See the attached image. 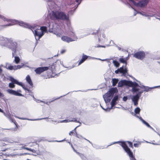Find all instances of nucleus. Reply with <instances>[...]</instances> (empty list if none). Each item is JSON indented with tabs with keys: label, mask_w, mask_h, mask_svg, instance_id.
<instances>
[{
	"label": "nucleus",
	"mask_w": 160,
	"mask_h": 160,
	"mask_svg": "<svg viewBox=\"0 0 160 160\" xmlns=\"http://www.w3.org/2000/svg\"><path fill=\"white\" fill-rule=\"evenodd\" d=\"M128 144L129 146L131 148H133L132 145V142H131L130 141H127L126 142Z\"/></svg>",
	"instance_id": "7c9ffc66"
},
{
	"label": "nucleus",
	"mask_w": 160,
	"mask_h": 160,
	"mask_svg": "<svg viewBox=\"0 0 160 160\" xmlns=\"http://www.w3.org/2000/svg\"><path fill=\"white\" fill-rule=\"evenodd\" d=\"M118 90L117 88H111L108 92L113 96L114 94Z\"/></svg>",
	"instance_id": "a211bd4d"
},
{
	"label": "nucleus",
	"mask_w": 160,
	"mask_h": 160,
	"mask_svg": "<svg viewBox=\"0 0 160 160\" xmlns=\"http://www.w3.org/2000/svg\"><path fill=\"white\" fill-rule=\"evenodd\" d=\"M119 72L122 73L123 75H125L128 72V70L126 68L123 69V67H120L119 68Z\"/></svg>",
	"instance_id": "6ab92c4d"
},
{
	"label": "nucleus",
	"mask_w": 160,
	"mask_h": 160,
	"mask_svg": "<svg viewBox=\"0 0 160 160\" xmlns=\"http://www.w3.org/2000/svg\"><path fill=\"white\" fill-rule=\"evenodd\" d=\"M113 63L114 65L116 67H119L120 65L119 63L116 60H113Z\"/></svg>",
	"instance_id": "a878e982"
},
{
	"label": "nucleus",
	"mask_w": 160,
	"mask_h": 160,
	"mask_svg": "<svg viewBox=\"0 0 160 160\" xmlns=\"http://www.w3.org/2000/svg\"><path fill=\"white\" fill-rule=\"evenodd\" d=\"M4 21H6L8 22H10V23L8 24L4 25L2 26L4 27H5L8 26H12L13 25L16 24L17 23V21L16 20H11L9 19H7L6 18L4 17L1 16V17Z\"/></svg>",
	"instance_id": "1a4fd4ad"
},
{
	"label": "nucleus",
	"mask_w": 160,
	"mask_h": 160,
	"mask_svg": "<svg viewBox=\"0 0 160 160\" xmlns=\"http://www.w3.org/2000/svg\"><path fill=\"white\" fill-rule=\"evenodd\" d=\"M115 143H118L122 147L125 152L128 155L130 160H136L132 152L128 147L125 142L118 141L113 143V144Z\"/></svg>",
	"instance_id": "7ed1b4c3"
},
{
	"label": "nucleus",
	"mask_w": 160,
	"mask_h": 160,
	"mask_svg": "<svg viewBox=\"0 0 160 160\" xmlns=\"http://www.w3.org/2000/svg\"><path fill=\"white\" fill-rule=\"evenodd\" d=\"M2 95V93L0 92V96H1Z\"/></svg>",
	"instance_id": "5fc2aeb1"
},
{
	"label": "nucleus",
	"mask_w": 160,
	"mask_h": 160,
	"mask_svg": "<svg viewBox=\"0 0 160 160\" xmlns=\"http://www.w3.org/2000/svg\"><path fill=\"white\" fill-rule=\"evenodd\" d=\"M116 104V102L112 100L111 105L112 107L114 106Z\"/></svg>",
	"instance_id": "72a5a7b5"
},
{
	"label": "nucleus",
	"mask_w": 160,
	"mask_h": 160,
	"mask_svg": "<svg viewBox=\"0 0 160 160\" xmlns=\"http://www.w3.org/2000/svg\"><path fill=\"white\" fill-rule=\"evenodd\" d=\"M49 17L52 20H68L69 17L65 12L61 11H52L49 14Z\"/></svg>",
	"instance_id": "f257e3e1"
},
{
	"label": "nucleus",
	"mask_w": 160,
	"mask_h": 160,
	"mask_svg": "<svg viewBox=\"0 0 160 160\" xmlns=\"http://www.w3.org/2000/svg\"><path fill=\"white\" fill-rule=\"evenodd\" d=\"M127 100V97H124L123 98V100L124 101H126Z\"/></svg>",
	"instance_id": "79ce46f5"
},
{
	"label": "nucleus",
	"mask_w": 160,
	"mask_h": 160,
	"mask_svg": "<svg viewBox=\"0 0 160 160\" xmlns=\"http://www.w3.org/2000/svg\"><path fill=\"white\" fill-rule=\"evenodd\" d=\"M11 46L10 48L15 53L17 48V44L16 42H12L11 43Z\"/></svg>",
	"instance_id": "f3484780"
},
{
	"label": "nucleus",
	"mask_w": 160,
	"mask_h": 160,
	"mask_svg": "<svg viewBox=\"0 0 160 160\" xmlns=\"http://www.w3.org/2000/svg\"><path fill=\"white\" fill-rule=\"evenodd\" d=\"M17 23L16 24L18 23L19 25L21 26H24V27H27L28 26L27 24L24 23L22 21L18 22V21Z\"/></svg>",
	"instance_id": "4be33fe9"
},
{
	"label": "nucleus",
	"mask_w": 160,
	"mask_h": 160,
	"mask_svg": "<svg viewBox=\"0 0 160 160\" xmlns=\"http://www.w3.org/2000/svg\"><path fill=\"white\" fill-rule=\"evenodd\" d=\"M26 79L28 83L31 86L32 85L33 83L31 79L30 76L29 75H28L26 77Z\"/></svg>",
	"instance_id": "412c9836"
},
{
	"label": "nucleus",
	"mask_w": 160,
	"mask_h": 160,
	"mask_svg": "<svg viewBox=\"0 0 160 160\" xmlns=\"http://www.w3.org/2000/svg\"><path fill=\"white\" fill-rule=\"evenodd\" d=\"M145 52L143 51H139L137 52L133 55V57L140 60H143L145 57Z\"/></svg>",
	"instance_id": "6e6552de"
},
{
	"label": "nucleus",
	"mask_w": 160,
	"mask_h": 160,
	"mask_svg": "<svg viewBox=\"0 0 160 160\" xmlns=\"http://www.w3.org/2000/svg\"><path fill=\"white\" fill-rule=\"evenodd\" d=\"M139 98V96L138 94L133 96L132 98V101L134 102V105L135 106H137L138 104V102Z\"/></svg>",
	"instance_id": "4468645a"
},
{
	"label": "nucleus",
	"mask_w": 160,
	"mask_h": 160,
	"mask_svg": "<svg viewBox=\"0 0 160 160\" xmlns=\"http://www.w3.org/2000/svg\"><path fill=\"white\" fill-rule=\"evenodd\" d=\"M118 96H115L114 97L112 100L116 102L118 100Z\"/></svg>",
	"instance_id": "f704fd0d"
},
{
	"label": "nucleus",
	"mask_w": 160,
	"mask_h": 160,
	"mask_svg": "<svg viewBox=\"0 0 160 160\" xmlns=\"http://www.w3.org/2000/svg\"><path fill=\"white\" fill-rule=\"evenodd\" d=\"M66 122H75L78 123H79L81 124L80 122L79 121H77L76 118H70V119L65 120H64Z\"/></svg>",
	"instance_id": "aec40b11"
},
{
	"label": "nucleus",
	"mask_w": 160,
	"mask_h": 160,
	"mask_svg": "<svg viewBox=\"0 0 160 160\" xmlns=\"http://www.w3.org/2000/svg\"><path fill=\"white\" fill-rule=\"evenodd\" d=\"M69 144H71V147H72L73 148V146H72V144L71 143H70V142H69Z\"/></svg>",
	"instance_id": "864d4df0"
},
{
	"label": "nucleus",
	"mask_w": 160,
	"mask_h": 160,
	"mask_svg": "<svg viewBox=\"0 0 160 160\" xmlns=\"http://www.w3.org/2000/svg\"><path fill=\"white\" fill-rule=\"evenodd\" d=\"M3 154H2L1 155H0V158H3Z\"/></svg>",
	"instance_id": "de8ad7c7"
},
{
	"label": "nucleus",
	"mask_w": 160,
	"mask_h": 160,
	"mask_svg": "<svg viewBox=\"0 0 160 160\" xmlns=\"http://www.w3.org/2000/svg\"><path fill=\"white\" fill-rule=\"evenodd\" d=\"M62 40L66 42H69L74 41L73 39L68 36H63L61 38Z\"/></svg>",
	"instance_id": "2eb2a0df"
},
{
	"label": "nucleus",
	"mask_w": 160,
	"mask_h": 160,
	"mask_svg": "<svg viewBox=\"0 0 160 160\" xmlns=\"http://www.w3.org/2000/svg\"><path fill=\"white\" fill-rule=\"evenodd\" d=\"M0 112H3V110H2V109H1L0 108Z\"/></svg>",
	"instance_id": "603ef678"
},
{
	"label": "nucleus",
	"mask_w": 160,
	"mask_h": 160,
	"mask_svg": "<svg viewBox=\"0 0 160 160\" xmlns=\"http://www.w3.org/2000/svg\"><path fill=\"white\" fill-rule=\"evenodd\" d=\"M78 127V126L76 127L73 130V132H75L76 133V134H77V131H76V128Z\"/></svg>",
	"instance_id": "ea45409f"
},
{
	"label": "nucleus",
	"mask_w": 160,
	"mask_h": 160,
	"mask_svg": "<svg viewBox=\"0 0 160 160\" xmlns=\"http://www.w3.org/2000/svg\"><path fill=\"white\" fill-rule=\"evenodd\" d=\"M103 97L105 102L107 103L110 101L113 96L108 92L103 95Z\"/></svg>",
	"instance_id": "f8f14e48"
},
{
	"label": "nucleus",
	"mask_w": 160,
	"mask_h": 160,
	"mask_svg": "<svg viewBox=\"0 0 160 160\" xmlns=\"http://www.w3.org/2000/svg\"><path fill=\"white\" fill-rule=\"evenodd\" d=\"M22 67V66L20 65H18L17 66H14V70H17L21 68Z\"/></svg>",
	"instance_id": "473e14b6"
},
{
	"label": "nucleus",
	"mask_w": 160,
	"mask_h": 160,
	"mask_svg": "<svg viewBox=\"0 0 160 160\" xmlns=\"http://www.w3.org/2000/svg\"><path fill=\"white\" fill-rule=\"evenodd\" d=\"M5 142L8 143H12L14 142V141L11 138L8 137L4 138L3 139L1 140L0 142V147L1 148V151L4 152L8 149L6 148H3L2 147L6 146L7 144L5 143L4 142Z\"/></svg>",
	"instance_id": "39448f33"
},
{
	"label": "nucleus",
	"mask_w": 160,
	"mask_h": 160,
	"mask_svg": "<svg viewBox=\"0 0 160 160\" xmlns=\"http://www.w3.org/2000/svg\"><path fill=\"white\" fill-rule=\"evenodd\" d=\"M141 144V142H138L137 143H134L133 146L135 147H138Z\"/></svg>",
	"instance_id": "2f4dec72"
},
{
	"label": "nucleus",
	"mask_w": 160,
	"mask_h": 160,
	"mask_svg": "<svg viewBox=\"0 0 160 160\" xmlns=\"http://www.w3.org/2000/svg\"><path fill=\"white\" fill-rule=\"evenodd\" d=\"M84 139H85L86 140H87V141H88L89 142V141L88 140H87V139H86L85 138H84Z\"/></svg>",
	"instance_id": "6e6d98bb"
},
{
	"label": "nucleus",
	"mask_w": 160,
	"mask_h": 160,
	"mask_svg": "<svg viewBox=\"0 0 160 160\" xmlns=\"http://www.w3.org/2000/svg\"><path fill=\"white\" fill-rule=\"evenodd\" d=\"M22 148L23 149H25L27 150H28V151H30L31 150V149L30 148H27V147H25V146L22 147Z\"/></svg>",
	"instance_id": "e433bc0d"
},
{
	"label": "nucleus",
	"mask_w": 160,
	"mask_h": 160,
	"mask_svg": "<svg viewBox=\"0 0 160 160\" xmlns=\"http://www.w3.org/2000/svg\"><path fill=\"white\" fill-rule=\"evenodd\" d=\"M73 133H74V132H73V130H72L70 132L69 135L70 136H72L73 135Z\"/></svg>",
	"instance_id": "4c0bfd02"
},
{
	"label": "nucleus",
	"mask_w": 160,
	"mask_h": 160,
	"mask_svg": "<svg viewBox=\"0 0 160 160\" xmlns=\"http://www.w3.org/2000/svg\"><path fill=\"white\" fill-rule=\"evenodd\" d=\"M119 61L122 63H127V61L124 58H120L119 59Z\"/></svg>",
	"instance_id": "c85d7f7f"
},
{
	"label": "nucleus",
	"mask_w": 160,
	"mask_h": 160,
	"mask_svg": "<svg viewBox=\"0 0 160 160\" xmlns=\"http://www.w3.org/2000/svg\"><path fill=\"white\" fill-rule=\"evenodd\" d=\"M27 160H31L30 159H28Z\"/></svg>",
	"instance_id": "bf43d9fd"
},
{
	"label": "nucleus",
	"mask_w": 160,
	"mask_h": 160,
	"mask_svg": "<svg viewBox=\"0 0 160 160\" xmlns=\"http://www.w3.org/2000/svg\"><path fill=\"white\" fill-rule=\"evenodd\" d=\"M10 81L11 82L9 84V87L11 88H14L15 87V84L22 86L23 88L25 90L29 91V90L25 87L22 83L20 82H18L17 80L15 79L12 77H11L10 78Z\"/></svg>",
	"instance_id": "423d86ee"
},
{
	"label": "nucleus",
	"mask_w": 160,
	"mask_h": 160,
	"mask_svg": "<svg viewBox=\"0 0 160 160\" xmlns=\"http://www.w3.org/2000/svg\"><path fill=\"white\" fill-rule=\"evenodd\" d=\"M132 90L134 92H136L138 91L139 89L135 87H133L132 88Z\"/></svg>",
	"instance_id": "c9c22d12"
},
{
	"label": "nucleus",
	"mask_w": 160,
	"mask_h": 160,
	"mask_svg": "<svg viewBox=\"0 0 160 160\" xmlns=\"http://www.w3.org/2000/svg\"><path fill=\"white\" fill-rule=\"evenodd\" d=\"M5 116L8 119H9L12 122H13L16 126V127L17 128H18L19 126L16 122V120L13 118L11 116V114L10 113H8L5 114Z\"/></svg>",
	"instance_id": "ddd939ff"
},
{
	"label": "nucleus",
	"mask_w": 160,
	"mask_h": 160,
	"mask_svg": "<svg viewBox=\"0 0 160 160\" xmlns=\"http://www.w3.org/2000/svg\"><path fill=\"white\" fill-rule=\"evenodd\" d=\"M112 85L113 86H115L118 83V79L113 78L112 79Z\"/></svg>",
	"instance_id": "5701e85b"
},
{
	"label": "nucleus",
	"mask_w": 160,
	"mask_h": 160,
	"mask_svg": "<svg viewBox=\"0 0 160 160\" xmlns=\"http://www.w3.org/2000/svg\"><path fill=\"white\" fill-rule=\"evenodd\" d=\"M32 28L33 29H34V27H33V28Z\"/></svg>",
	"instance_id": "4d7b16f0"
},
{
	"label": "nucleus",
	"mask_w": 160,
	"mask_h": 160,
	"mask_svg": "<svg viewBox=\"0 0 160 160\" xmlns=\"http://www.w3.org/2000/svg\"><path fill=\"white\" fill-rule=\"evenodd\" d=\"M133 85V82L126 80H121L118 83V86L120 87L125 85L128 86L129 87H132Z\"/></svg>",
	"instance_id": "0eeeda50"
},
{
	"label": "nucleus",
	"mask_w": 160,
	"mask_h": 160,
	"mask_svg": "<svg viewBox=\"0 0 160 160\" xmlns=\"http://www.w3.org/2000/svg\"><path fill=\"white\" fill-rule=\"evenodd\" d=\"M140 109L139 108H137L135 109L134 112L136 114H138L140 113Z\"/></svg>",
	"instance_id": "c756f323"
},
{
	"label": "nucleus",
	"mask_w": 160,
	"mask_h": 160,
	"mask_svg": "<svg viewBox=\"0 0 160 160\" xmlns=\"http://www.w3.org/2000/svg\"><path fill=\"white\" fill-rule=\"evenodd\" d=\"M76 136L78 138H82V136L80 135H78L77 134H76Z\"/></svg>",
	"instance_id": "a19ab883"
},
{
	"label": "nucleus",
	"mask_w": 160,
	"mask_h": 160,
	"mask_svg": "<svg viewBox=\"0 0 160 160\" xmlns=\"http://www.w3.org/2000/svg\"><path fill=\"white\" fill-rule=\"evenodd\" d=\"M43 34V33L42 32L41 30L39 29H35L34 30V35L36 39L39 40Z\"/></svg>",
	"instance_id": "9d476101"
},
{
	"label": "nucleus",
	"mask_w": 160,
	"mask_h": 160,
	"mask_svg": "<svg viewBox=\"0 0 160 160\" xmlns=\"http://www.w3.org/2000/svg\"><path fill=\"white\" fill-rule=\"evenodd\" d=\"M55 64L53 63L52 65H49L48 67H41L37 68L35 70V72L37 74H40L42 72L45 71L49 70L51 71L49 75H48V78L53 77L52 74L55 72Z\"/></svg>",
	"instance_id": "f03ea898"
},
{
	"label": "nucleus",
	"mask_w": 160,
	"mask_h": 160,
	"mask_svg": "<svg viewBox=\"0 0 160 160\" xmlns=\"http://www.w3.org/2000/svg\"><path fill=\"white\" fill-rule=\"evenodd\" d=\"M65 139L64 140H62V141H57L58 142H63V141H65Z\"/></svg>",
	"instance_id": "09e8293b"
},
{
	"label": "nucleus",
	"mask_w": 160,
	"mask_h": 160,
	"mask_svg": "<svg viewBox=\"0 0 160 160\" xmlns=\"http://www.w3.org/2000/svg\"><path fill=\"white\" fill-rule=\"evenodd\" d=\"M7 68L10 70L14 69V66H13L11 65H9L6 66Z\"/></svg>",
	"instance_id": "bb28decb"
},
{
	"label": "nucleus",
	"mask_w": 160,
	"mask_h": 160,
	"mask_svg": "<svg viewBox=\"0 0 160 160\" xmlns=\"http://www.w3.org/2000/svg\"><path fill=\"white\" fill-rule=\"evenodd\" d=\"M30 151L34 153L36 152V151L34 149H31V150Z\"/></svg>",
	"instance_id": "a18cd8bd"
},
{
	"label": "nucleus",
	"mask_w": 160,
	"mask_h": 160,
	"mask_svg": "<svg viewBox=\"0 0 160 160\" xmlns=\"http://www.w3.org/2000/svg\"><path fill=\"white\" fill-rule=\"evenodd\" d=\"M156 144V145H158V144H157V143H155V144Z\"/></svg>",
	"instance_id": "13d9d810"
},
{
	"label": "nucleus",
	"mask_w": 160,
	"mask_h": 160,
	"mask_svg": "<svg viewBox=\"0 0 160 160\" xmlns=\"http://www.w3.org/2000/svg\"><path fill=\"white\" fill-rule=\"evenodd\" d=\"M66 52V50L65 49H62L61 50L60 52V53L61 54H62L65 52Z\"/></svg>",
	"instance_id": "58836bf2"
},
{
	"label": "nucleus",
	"mask_w": 160,
	"mask_h": 160,
	"mask_svg": "<svg viewBox=\"0 0 160 160\" xmlns=\"http://www.w3.org/2000/svg\"><path fill=\"white\" fill-rule=\"evenodd\" d=\"M115 73L116 74H118L119 72V69H118L115 71Z\"/></svg>",
	"instance_id": "c03bdc74"
},
{
	"label": "nucleus",
	"mask_w": 160,
	"mask_h": 160,
	"mask_svg": "<svg viewBox=\"0 0 160 160\" xmlns=\"http://www.w3.org/2000/svg\"><path fill=\"white\" fill-rule=\"evenodd\" d=\"M88 57V56L83 54L82 58L81 60L78 61V65H80L82 63H83Z\"/></svg>",
	"instance_id": "dca6fc26"
},
{
	"label": "nucleus",
	"mask_w": 160,
	"mask_h": 160,
	"mask_svg": "<svg viewBox=\"0 0 160 160\" xmlns=\"http://www.w3.org/2000/svg\"><path fill=\"white\" fill-rule=\"evenodd\" d=\"M72 32V34L71 35H72V36H74L75 35V33L73 32Z\"/></svg>",
	"instance_id": "3c124183"
},
{
	"label": "nucleus",
	"mask_w": 160,
	"mask_h": 160,
	"mask_svg": "<svg viewBox=\"0 0 160 160\" xmlns=\"http://www.w3.org/2000/svg\"><path fill=\"white\" fill-rule=\"evenodd\" d=\"M131 4L137 7L143 8L146 6L149 1V0H142L138 2H136L133 0H128Z\"/></svg>",
	"instance_id": "20e7f679"
},
{
	"label": "nucleus",
	"mask_w": 160,
	"mask_h": 160,
	"mask_svg": "<svg viewBox=\"0 0 160 160\" xmlns=\"http://www.w3.org/2000/svg\"><path fill=\"white\" fill-rule=\"evenodd\" d=\"M138 83H133V85L132 86H135L134 87H135L138 86Z\"/></svg>",
	"instance_id": "49530a36"
},
{
	"label": "nucleus",
	"mask_w": 160,
	"mask_h": 160,
	"mask_svg": "<svg viewBox=\"0 0 160 160\" xmlns=\"http://www.w3.org/2000/svg\"><path fill=\"white\" fill-rule=\"evenodd\" d=\"M20 61V59L19 57L15 56V57L14 61L16 63H18Z\"/></svg>",
	"instance_id": "cd10ccee"
},
{
	"label": "nucleus",
	"mask_w": 160,
	"mask_h": 160,
	"mask_svg": "<svg viewBox=\"0 0 160 160\" xmlns=\"http://www.w3.org/2000/svg\"><path fill=\"white\" fill-rule=\"evenodd\" d=\"M140 118H141V120L142 122L145 124L148 127L150 128H152L151 127V126L149 125V124L147 122H146L145 121H144V120H143L141 117H140Z\"/></svg>",
	"instance_id": "b1692460"
},
{
	"label": "nucleus",
	"mask_w": 160,
	"mask_h": 160,
	"mask_svg": "<svg viewBox=\"0 0 160 160\" xmlns=\"http://www.w3.org/2000/svg\"><path fill=\"white\" fill-rule=\"evenodd\" d=\"M2 69L1 68V67H0V73H2Z\"/></svg>",
	"instance_id": "8fccbe9b"
},
{
	"label": "nucleus",
	"mask_w": 160,
	"mask_h": 160,
	"mask_svg": "<svg viewBox=\"0 0 160 160\" xmlns=\"http://www.w3.org/2000/svg\"><path fill=\"white\" fill-rule=\"evenodd\" d=\"M39 29L41 30L42 32L44 33V32H46L47 31V28L46 27L44 26H42Z\"/></svg>",
	"instance_id": "393cba45"
},
{
	"label": "nucleus",
	"mask_w": 160,
	"mask_h": 160,
	"mask_svg": "<svg viewBox=\"0 0 160 160\" xmlns=\"http://www.w3.org/2000/svg\"><path fill=\"white\" fill-rule=\"evenodd\" d=\"M82 0H75V1L76 2H77L78 3V5H79L80 4V3L81 2V1Z\"/></svg>",
	"instance_id": "37998d69"
},
{
	"label": "nucleus",
	"mask_w": 160,
	"mask_h": 160,
	"mask_svg": "<svg viewBox=\"0 0 160 160\" xmlns=\"http://www.w3.org/2000/svg\"><path fill=\"white\" fill-rule=\"evenodd\" d=\"M7 92L9 94L14 95L16 96H23V95L19 92H21V91L20 90H18V92L14 91L12 89H8Z\"/></svg>",
	"instance_id": "9b49d317"
}]
</instances>
